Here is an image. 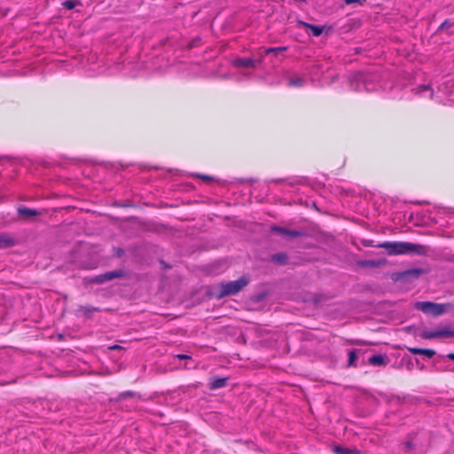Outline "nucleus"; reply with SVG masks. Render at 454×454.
Returning <instances> with one entry per match:
<instances>
[{
	"mask_svg": "<svg viewBox=\"0 0 454 454\" xmlns=\"http://www.w3.org/2000/svg\"><path fill=\"white\" fill-rule=\"evenodd\" d=\"M377 247L385 248L389 255L409 254L425 255L428 252V248L426 246L402 241H385L379 244Z\"/></svg>",
	"mask_w": 454,
	"mask_h": 454,
	"instance_id": "obj_1",
	"label": "nucleus"
},
{
	"mask_svg": "<svg viewBox=\"0 0 454 454\" xmlns=\"http://www.w3.org/2000/svg\"><path fill=\"white\" fill-rule=\"evenodd\" d=\"M249 283V278L241 277L240 278L228 283H221L212 287L210 296L221 300L225 296L233 295L240 292Z\"/></svg>",
	"mask_w": 454,
	"mask_h": 454,
	"instance_id": "obj_2",
	"label": "nucleus"
},
{
	"mask_svg": "<svg viewBox=\"0 0 454 454\" xmlns=\"http://www.w3.org/2000/svg\"><path fill=\"white\" fill-rule=\"evenodd\" d=\"M124 276L125 271L123 270H116L98 275L92 278L91 282L96 284H102L107 281H111L114 278H123Z\"/></svg>",
	"mask_w": 454,
	"mask_h": 454,
	"instance_id": "obj_3",
	"label": "nucleus"
},
{
	"mask_svg": "<svg viewBox=\"0 0 454 454\" xmlns=\"http://www.w3.org/2000/svg\"><path fill=\"white\" fill-rule=\"evenodd\" d=\"M262 61V56L258 60H254L251 58H238L233 60L232 64L236 67H251L254 68L257 63H261Z\"/></svg>",
	"mask_w": 454,
	"mask_h": 454,
	"instance_id": "obj_4",
	"label": "nucleus"
},
{
	"mask_svg": "<svg viewBox=\"0 0 454 454\" xmlns=\"http://www.w3.org/2000/svg\"><path fill=\"white\" fill-rule=\"evenodd\" d=\"M271 231L289 239L297 238L302 235V231L297 230H289L283 227L272 226Z\"/></svg>",
	"mask_w": 454,
	"mask_h": 454,
	"instance_id": "obj_5",
	"label": "nucleus"
},
{
	"mask_svg": "<svg viewBox=\"0 0 454 454\" xmlns=\"http://www.w3.org/2000/svg\"><path fill=\"white\" fill-rule=\"evenodd\" d=\"M16 244V239L7 234V233H0V248H5L12 247Z\"/></svg>",
	"mask_w": 454,
	"mask_h": 454,
	"instance_id": "obj_6",
	"label": "nucleus"
},
{
	"mask_svg": "<svg viewBox=\"0 0 454 454\" xmlns=\"http://www.w3.org/2000/svg\"><path fill=\"white\" fill-rule=\"evenodd\" d=\"M434 334L435 338H440V337L451 338V337H454V330H452L449 326L439 327V328L434 330Z\"/></svg>",
	"mask_w": 454,
	"mask_h": 454,
	"instance_id": "obj_7",
	"label": "nucleus"
},
{
	"mask_svg": "<svg viewBox=\"0 0 454 454\" xmlns=\"http://www.w3.org/2000/svg\"><path fill=\"white\" fill-rule=\"evenodd\" d=\"M451 308L450 304H438L434 302L430 313L433 316H440L447 312Z\"/></svg>",
	"mask_w": 454,
	"mask_h": 454,
	"instance_id": "obj_8",
	"label": "nucleus"
},
{
	"mask_svg": "<svg viewBox=\"0 0 454 454\" xmlns=\"http://www.w3.org/2000/svg\"><path fill=\"white\" fill-rule=\"evenodd\" d=\"M18 213L20 216L24 217L25 219H29L34 216L39 215L41 213L35 209L28 208L26 207H20L18 208Z\"/></svg>",
	"mask_w": 454,
	"mask_h": 454,
	"instance_id": "obj_9",
	"label": "nucleus"
},
{
	"mask_svg": "<svg viewBox=\"0 0 454 454\" xmlns=\"http://www.w3.org/2000/svg\"><path fill=\"white\" fill-rule=\"evenodd\" d=\"M388 358L383 355H374L369 358V364L375 366L386 364Z\"/></svg>",
	"mask_w": 454,
	"mask_h": 454,
	"instance_id": "obj_10",
	"label": "nucleus"
},
{
	"mask_svg": "<svg viewBox=\"0 0 454 454\" xmlns=\"http://www.w3.org/2000/svg\"><path fill=\"white\" fill-rule=\"evenodd\" d=\"M299 24L301 26H302V27L309 28L311 30L313 35H315V36H319L323 33V27H318V26H315V25H312V24H309V23L304 22V21H299Z\"/></svg>",
	"mask_w": 454,
	"mask_h": 454,
	"instance_id": "obj_11",
	"label": "nucleus"
},
{
	"mask_svg": "<svg viewBox=\"0 0 454 454\" xmlns=\"http://www.w3.org/2000/svg\"><path fill=\"white\" fill-rule=\"evenodd\" d=\"M227 384V378H215L210 382V389H217L225 387Z\"/></svg>",
	"mask_w": 454,
	"mask_h": 454,
	"instance_id": "obj_12",
	"label": "nucleus"
},
{
	"mask_svg": "<svg viewBox=\"0 0 454 454\" xmlns=\"http://www.w3.org/2000/svg\"><path fill=\"white\" fill-rule=\"evenodd\" d=\"M434 306V302L431 301H420L416 304V308L424 313H430L432 307Z\"/></svg>",
	"mask_w": 454,
	"mask_h": 454,
	"instance_id": "obj_13",
	"label": "nucleus"
},
{
	"mask_svg": "<svg viewBox=\"0 0 454 454\" xmlns=\"http://www.w3.org/2000/svg\"><path fill=\"white\" fill-rule=\"evenodd\" d=\"M333 450L336 454H361L360 450L342 448L340 446H334Z\"/></svg>",
	"mask_w": 454,
	"mask_h": 454,
	"instance_id": "obj_14",
	"label": "nucleus"
},
{
	"mask_svg": "<svg viewBox=\"0 0 454 454\" xmlns=\"http://www.w3.org/2000/svg\"><path fill=\"white\" fill-rule=\"evenodd\" d=\"M271 260L278 264H285L287 262V255L284 253L276 254L271 256Z\"/></svg>",
	"mask_w": 454,
	"mask_h": 454,
	"instance_id": "obj_15",
	"label": "nucleus"
},
{
	"mask_svg": "<svg viewBox=\"0 0 454 454\" xmlns=\"http://www.w3.org/2000/svg\"><path fill=\"white\" fill-rule=\"evenodd\" d=\"M286 50V47H277V48H267L263 50L264 54H270V53H275L278 54V52H282Z\"/></svg>",
	"mask_w": 454,
	"mask_h": 454,
	"instance_id": "obj_16",
	"label": "nucleus"
},
{
	"mask_svg": "<svg viewBox=\"0 0 454 454\" xmlns=\"http://www.w3.org/2000/svg\"><path fill=\"white\" fill-rule=\"evenodd\" d=\"M420 337L425 340L434 339V330H426L420 333Z\"/></svg>",
	"mask_w": 454,
	"mask_h": 454,
	"instance_id": "obj_17",
	"label": "nucleus"
},
{
	"mask_svg": "<svg viewBox=\"0 0 454 454\" xmlns=\"http://www.w3.org/2000/svg\"><path fill=\"white\" fill-rule=\"evenodd\" d=\"M77 4H80L79 1L77 2H74V1H72V0H68V1H66L62 4V5L67 8V10H73L76 5Z\"/></svg>",
	"mask_w": 454,
	"mask_h": 454,
	"instance_id": "obj_18",
	"label": "nucleus"
},
{
	"mask_svg": "<svg viewBox=\"0 0 454 454\" xmlns=\"http://www.w3.org/2000/svg\"><path fill=\"white\" fill-rule=\"evenodd\" d=\"M288 84L290 86H301L303 84V80L301 78H291L288 81Z\"/></svg>",
	"mask_w": 454,
	"mask_h": 454,
	"instance_id": "obj_19",
	"label": "nucleus"
},
{
	"mask_svg": "<svg viewBox=\"0 0 454 454\" xmlns=\"http://www.w3.org/2000/svg\"><path fill=\"white\" fill-rule=\"evenodd\" d=\"M424 90H429L430 93H429V98L432 99L433 97H434V91L433 90L428 86V85H421L418 88V92L420 93L421 91H424Z\"/></svg>",
	"mask_w": 454,
	"mask_h": 454,
	"instance_id": "obj_20",
	"label": "nucleus"
},
{
	"mask_svg": "<svg viewBox=\"0 0 454 454\" xmlns=\"http://www.w3.org/2000/svg\"><path fill=\"white\" fill-rule=\"evenodd\" d=\"M357 356L356 351L352 350L348 353V364L352 365L354 364V362L356 360Z\"/></svg>",
	"mask_w": 454,
	"mask_h": 454,
	"instance_id": "obj_21",
	"label": "nucleus"
},
{
	"mask_svg": "<svg viewBox=\"0 0 454 454\" xmlns=\"http://www.w3.org/2000/svg\"><path fill=\"white\" fill-rule=\"evenodd\" d=\"M360 264L362 266L377 267L380 265V262L376 261H364Z\"/></svg>",
	"mask_w": 454,
	"mask_h": 454,
	"instance_id": "obj_22",
	"label": "nucleus"
},
{
	"mask_svg": "<svg viewBox=\"0 0 454 454\" xmlns=\"http://www.w3.org/2000/svg\"><path fill=\"white\" fill-rule=\"evenodd\" d=\"M407 349L413 355H422L424 353L425 348H410L408 347Z\"/></svg>",
	"mask_w": 454,
	"mask_h": 454,
	"instance_id": "obj_23",
	"label": "nucleus"
},
{
	"mask_svg": "<svg viewBox=\"0 0 454 454\" xmlns=\"http://www.w3.org/2000/svg\"><path fill=\"white\" fill-rule=\"evenodd\" d=\"M427 358H432L435 355V351L433 349H426L424 350V353H422Z\"/></svg>",
	"mask_w": 454,
	"mask_h": 454,
	"instance_id": "obj_24",
	"label": "nucleus"
},
{
	"mask_svg": "<svg viewBox=\"0 0 454 454\" xmlns=\"http://www.w3.org/2000/svg\"><path fill=\"white\" fill-rule=\"evenodd\" d=\"M136 394L134 392H131V391H127V392H123L120 395L119 398L120 399H122V398H126L128 396H135Z\"/></svg>",
	"mask_w": 454,
	"mask_h": 454,
	"instance_id": "obj_25",
	"label": "nucleus"
},
{
	"mask_svg": "<svg viewBox=\"0 0 454 454\" xmlns=\"http://www.w3.org/2000/svg\"><path fill=\"white\" fill-rule=\"evenodd\" d=\"M80 310L84 314L90 313L91 311L97 310L96 308H89V307H81Z\"/></svg>",
	"mask_w": 454,
	"mask_h": 454,
	"instance_id": "obj_26",
	"label": "nucleus"
},
{
	"mask_svg": "<svg viewBox=\"0 0 454 454\" xmlns=\"http://www.w3.org/2000/svg\"><path fill=\"white\" fill-rule=\"evenodd\" d=\"M176 358L178 359H181V360H184V359H190L191 356H188V355H184V354H178L176 356Z\"/></svg>",
	"mask_w": 454,
	"mask_h": 454,
	"instance_id": "obj_27",
	"label": "nucleus"
},
{
	"mask_svg": "<svg viewBox=\"0 0 454 454\" xmlns=\"http://www.w3.org/2000/svg\"><path fill=\"white\" fill-rule=\"evenodd\" d=\"M345 2L346 4H354V3H360L361 0H343Z\"/></svg>",
	"mask_w": 454,
	"mask_h": 454,
	"instance_id": "obj_28",
	"label": "nucleus"
},
{
	"mask_svg": "<svg viewBox=\"0 0 454 454\" xmlns=\"http://www.w3.org/2000/svg\"><path fill=\"white\" fill-rule=\"evenodd\" d=\"M108 348L112 349V350H115V349H121L122 347H121L119 345H114V346H110Z\"/></svg>",
	"mask_w": 454,
	"mask_h": 454,
	"instance_id": "obj_29",
	"label": "nucleus"
},
{
	"mask_svg": "<svg viewBox=\"0 0 454 454\" xmlns=\"http://www.w3.org/2000/svg\"><path fill=\"white\" fill-rule=\"evenodd\" d=\"M411 272L413 273L415 276H419L422 272V270H414Z\"/></svg>",
	"mask_w": 454,
	"mask_h": 454,
	"instance_id": "obj_30",
	"label": "nucleus"
},
{
	"mask_svg": "<svg viewBox=\"0 0 454 454\" xmlns=\"http://www.w3.org/2000/svg\"><path fill=\"white\" fill-rule=\"evenodd\" d=\"M447 357L452 361H454V353H450L447 355Z\"/></svg>",
	"mask_w": 454,
	"mask_h": 454,
	"instance_id": "obj_31",
	"label": "nucleus"
},
{
	"mask_svg": "<svg viewBox=\"0 0 454 454\" xmlns=\"http://www.w3.org/2000/svg\"><path fill=\"white\" fill-rule=\"evenodd\" d=\"M411 446H412V444H411V442H407L405 443V447H406L408 450L411 449Z\"/></svg>",
	"mask_w": 454,
	"mask_h": 454,
	"instance_id": "obj_32",
	"label": "nucleus"
},
{
	"mask_svg": "<svg viewBox=\"0 0 454 454\" xmlns=\"http://www.w3.org/2000/svg\"><path fill=\"white\" fill-rule=\"evenodd\" d=\"M446 25H447V21H444V22L442 24L441 27H445Z\"/></svg>",
	"mask_w": 454,
	"mask_h": 454,
	"instance_id": "obj_33",
	"label": "nucleus"
}]
</instances>
